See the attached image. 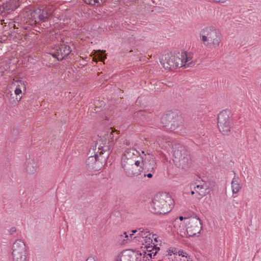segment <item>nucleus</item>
<instances>
[{"instance_id":"20","label":"nucleus","mask_w":261,"mask_h":261,"mask_svg":"<svg viewBox=\"0 0 261 261\" xmlns=\"http://www.w3.org/2000/svg\"><path fill=\"white\" fill-rule=\"evenodd\" d=\"M188 220L186 217L180 216L178 218H176L174 221V226L177 229V233H179L181 236H183L186 234V232L184 228V225L182 224L181 221L184 220Z\"/></svg>"},{"instance_id":"10","label":"nucleus","mask_w":261,"mask_h":261,"mask_svg":"<svg viewBox=\"0 0 261 261\" xmlns=\"http://www.w3.org/2000/svg\"><path fill=\"white\" fill-rule=\"evenodd\" d=\"M187 226L186 228V234L182 233V237H193L199 233L201 229V221L199 218H191L189 219L186 222Z\"/></svg>"},{"instance_id":"7","label":"nucleus","mask_w":261,"mask_h":261,"mask_svg":"<svg viewBox=\"0 0 261 261\" xmlns=\"http://www.w3.org/2000/svg\"><path fill=\"white\" fill-rule=\"evenodd\" d=\"M54 11L51 6H47L43 9H38L32 13V17L37 23L44 22L53 15Z\"/></svg>"},{"instance_id":"15","label":"nucleus","mask_w":261,"mask_h":261,"mask_svg":"<svg viewBox=\"0 0 261 261\" xmlns=\"http://www.w3.org/2000/svg\"><path fill=\"white\" fill-rule=\"evenodd\" d=\"M208 186L203 181H198L191 184V188L193 189L201 197L205 196L208 192Z\"/></svg>"},{"instance_id":"13","label":"nucleus","mask_w":261,"mask_h":261,"mask_svg":"<svg viewBox=\"0 0 261 261\" xmlns=\"http://www.w3.org/2000/svg\"><path fill=\"white\" fill-rule=\"evenodd\" d=\"M160 250L159 247L153 246H148L147 249L142 250V251H138V255H140L138 261H148L153 258L158 251Z\"/></svg>"},{"instance_id":"22","label":"nucleus","mask_w":261,"mask_h":261,"mask_svg":"<svg viewBox=\"0 0 261 261\" xmlns=\"http://www.w3.org/2000/svg\"><path fill=\"white\" fill-rule=\"evenodd\" d=\"M132 232L133 233V234L136 233L134 238H137L139 242H141L146 237L151 236L149 231L142 228H139L138 230H133L132 231Z\"/></svg>"},{"instance_id":"38","label":"nucleus","mask_w":261,"mask_h":261,"mask_svg":"<svg viewBox=\"0 0 261 261\" xmlns=\"http://www.w3.org/2000/svg\"><path fill=\"white\" fill-rule=\"evenodd\" d=\"M104 138H105V140H106V139H107V138H108L107 137V138H106V136H104Z\"/></svg>"},{"instance_id":"17","label":"nucleus","mask_w":261,"mask_h":261,"mask_svg":"<svg viewBox=\"0 0 261 261\" xmlns=\"http://www.w3.org/2000/svg\"><path fill=\"white\" fill-rule=\"evenodd\" d=\"M173 118H171L170 130H174L181 125L183 122V119L181 114L177 112H171Z\"/></svg>"},{"instance_id":"16","label":"nucleus","mask_w":261,"mask_h":261,"mask_svg":"<svg viewBox=\"0 0 261 261\" xmlns=\"http://www.w3.org/2000/svg\"><path fill=\"white\" fill-rule=\"evenodd\" d=\"M140 256V255H138V251L126 250L122 252L120 261H138Z\"/></svg>"},{"instance_id":"21","label":"nucleus","mask_w":261,"mask_h":261,"mask_svg":"<svg viewBox=\"0 0 261 261\" xmlns=\"http://www.w3.org/2000/svg\"><path fill=\"white\" fill-rule=\"evenodd\" d=\"M141 152L142 154H143V156L145 157L146 154L145 153L144 151L141 150ZM144 165H143V166H144L145 169H147V171L154 172L155 169L156 168V164L155 160L153 158H151L149 160L148 165H147V164L146 162V158H144Z\"/></svg>"},{"instance_id":"34","label":"nucleus","mask_w":261,"mask_h":261,"mask_svg":"<svg viewBox=\"0 0 261 261\" xmlns=\"http://www.w3.org/2000/svg\"><path fill=\"white\" fill-rule=\"evenodd\" d=\"M152 172H150V173H148V174H144V177H146L147 176V177L148 178H151L152 177Z\"/></svg>"},{"instance_id":"3","label":"nucleus","mask_w":261,"mask_h":261,"mask_svg":"<svg viewBox=\"0 0 261 261\" xmlns=\"http://www.w3.org/2000/svg\"><path fill=\"white\" fill-rule=\"evenodd\" d=\"M200 37L203 44L208 47L216 48L221 41L220 34L213 27H207L200 32Z\"/></svg>"},{"instance_id":"19","label":"nucleus","mask_w":261,"mask_h":261,"mask_svg":"<svg viewBox=\"0 0 261 261\" xmlns=\"http://www.w3.org/2000/svg\"><path fill=\"white\" fill-rule=\"evenodd\" d=\"M241 180L238 176L234 173V177H233L231 182V187L232 192L233 194L238 193L242 189Z\"/></svg>"},{"instance_id":"12","label":"nucleus","mask_w":261,"mask_h":261,"mask_svg":"<svg viewBox=\"0 0 261 261\" xmlns=\"http://www.w3.org/2000/svg\"><path fill=\"white\" fill-rule=\"evenodd\" d=\"M71 51V50L69 45L62 44L57 46L50 53V54L58 61H62L65 57L69 55Z\"/></svg>"},{"instance_id":"2","label":"nucleus","mask_w":261,"mask_h":261,"mask_svg":"<svg viewBox=\"0 0 261 261\" xmlns=\"http://www.w3.org/2000/svg\"><path fill=\"white\" fill-rule=\"evenodd\" d=\"M173 161L177 167L183 170L188 169L191 163L187 150L179 144H175L173 148Z\"/></svg>"},{"instance_id":"18","label":"nucleus","mask_w":261,"mask_h":261,"mask_svg":"<svg viewBox=\"0 0 261 261\" xmlns=\"http://www.w3.org/2000/svg\"><path fill=\"white\" fill-rule=\"evenodd\" d=\"M39 167L38 162L34 159H28L25 162L26 171L30 174L36 172Z\"/></svg>"},{"instance_id":"35","label":"nucleus","mask_w":261,"mask_h":261,"mask_svg":"<svg viewBox=\"0 0 261 261\" xmlns=\"http://www.w3.org/2000/svg\"><path fill=\"white\" fill-rule=\"evenodd\" d=\"M195 191L194 189H193V190H192V191H191V194H192V195H194V193H195Z\"/></svg>"},{"instance_id":"39","label":"nucleus","mask_w":261,"mask_h":261,"mask_svg":"<svg viewBox=\"0 0 261 261\" xmlns=\"http://www.w3.org/2000/svg\"><path fill=\"white\" fill-rule=\"evenodd\" d=\"M104 138H105V140H106V139H107V138H108L107 137V138H106V136H104Z\"/></svg>"},{"instance_id":"14","label":"nucleus","mask_w":261,"mask_h":261,"mask_svg":"<svg viewBox=\"0 0 261 261\" xmlns=\"http://www.w3.org/2000/svg\"><path fill=\"white\" fill-rule=\"evenodd\" d=\"M176 61L173 55L170 54L165 55L160 59V62L164 68L171 70L177 68Z\"/></svg>"},{"instance_id":"8","label":"nucleus","mask_w":261,"mask_h":261,"mask_svg":"<svg viewBox=\"0 0 261 261\" xmlns=\"http://www.w3.org/2000/svg\"><path fill=\"white\" fill-rule=\"evenodd\" d=\"M12 255L14 261H25L26 260L25 246L21 240H16L12 246Z\"/></svg>"},{"instance_id":"4","label":"nucleus","mask_w":261,"mask_h":261,"mask_svg":"<svg viewBox=\"0 0 261 261\" xmlns=\"http://www.w3.org/2000/svg\"><path fill=\"white\" fill-rule=\"evenodd\" d=\"M141 161H136L134 163H121V166L124 174L129 178H134L140 175L143 169L144 156L140 158Z\"/></svg>"},{"instance_id":"32","label":"nucleus","mask_w":261,"mask_h":261,"mask_svg":"<svg viewBox=\"0 0 261 261\" xmlns=\"http://www.w3.org/2000/svg\"><path fill=\"white\" fill-rule=\"evenodd\" d=\"M14 92H15V94L16 95H19L21 93L22 91H21V90L20 88H17L15 90Z\"/></svg>"},{"instance_id":"28","label":"nucleus","mask_w":261,"mask_h":261,"mask_svg":"<svg viewBox=\"0 0 261 261\" xmlns=\"http://www.w3.org/2000/svg\"><path fill=\"white\" fill-rule=\"evenodd\" d=\"M177 255V251L175 248H172V249H169L168 251V255L171 256L172 254Z\"/></svg>"},{"instance_id":"24","label":"nucleus","mask_w":261,"mask_h":261,"mask_svg":"<svg viewBox=\"0 0 261 261\" xmlns=\"http://www.w3.org/2000/svg\"><path fill=\"white\" fill-rule=\"evenodd\" d=\"M133 235V232L128 235L126 232H124L123 234L118 236L117 241L121 245L125 244L130 240Z\"/></svg>"},{"instance_id":"6","label":"nucleus","mask_w":261,"mask_h":261,"mask_svg":"<svg viewBox=\"0 0 261 261\" xmlns=\"http://www.w3.org/2000/svg\"><path fill=\"white\" fill-rule=\"evenodd\" d=\"M101 141V140H97L96 141L95 145V149L93 148V150H94V155H90L86 161L87 165L94 170H97V168L95 165L97 164L99 154L101 155L103 153V152H106L109 150V146H101L100 143Z\"/></svg>"},{"instance_id":"9","label":"nucleus","mask_w":261,"mask_h":261,"mask_svg":"<svg viewBox=\"0 0 261 261\" xmlns=\"http://www.w3.org/2000/svg\"><path fill=\"white\" fill-rule=\"evenodd\" d=\"M177 68L192 67L194 63L192 61V55L185 51L177 52L173 55Z\"/></svg>"},{"instance_id":"23","label":"nucleus","mask_w":261,"mask_h":261,"mask_svg":"<svg viewBox=\"0 0 261 261\" xmlns=\"http://www.w3.org/2000/svg\"><path fill=\"white\" fill-rule=\"evenodd\" d=\"M173 115H171V112L163 116L161 119V126L167 127V129H170L171 118H173Z\"/></svg>"},{"instance_id":"36","label":"nucleus","mask_w":261,"mask_h":261,"mask_svg":"<svg viewBox=\"0 0 261 261\" xmlns=\"http://www.w3.org/2000/svg\"><path fill=\"white\" fill-rule=\"evenodd\" d=\"M178 256H179L180 255H182L181 253H180V251H178Z\"/></svg>"},{"instance_id":"29","label":"nucleus","mask_w":261,"mask_h":261,"mask_svg":"<svg viewBox=\"0 0 261 261\" xmlns=\"http://www.w3.org/2000/svg\"><path fill=\"white\" fill-rule=\"evenodd\" d=\"M106 57L102 53H100V54L98 56V59L100 61H103Z\"/></svg>"},{"instance_id":"5","label":"nucleus","mask_w":261,"mask_h":261,"mask_svg":"<svg viewBox=\"0 0 261 261\" xmlns=\"http://www.w3.org/2000/svg\"><path fill=\"white\" fill-rule=\"evenodd\" d=\"M229 111L223 110L218 115V125L219 130L224 135H228L232 127V120Z\"/></svg>"},{"instance_id":"31","label":"nucleus","mask_w":261,"mask_h":261,"mask_svg":"<svg viewBox=\"0 0 261 261\" xmlns=\"http://www.w3.org/2000/svg\"><path fill=\"white\" fill-rule=\"evenodd\" d=\"M16 229L15 227H13L9 230V232L11 234H13L14 232H16Z\"/></svg>"},{"instance_id":"37","label":"nucleus","mask_w":261,"mask_h":261,"mask_svg":"<svg viewBox=\"0 0 261 261\" xmlns=\"http://www.w3.org/2000/svg\"><path fill=\"white\" fill-rule=\"evenodd\" d=\"M186 259V258H184L183 260L182 261H186V260H185Z\"/></svg>"},{"instance_id":"30","label":"nucleus","mask_w":261,"mask_h":261,"mask_svg":"<svg viewBox=\"0 0 261 261\" xmlns=\"http://www.w3.org/2000/svg\"><path fill=\"white\" fill-rule=\"evenodd\" d=\"M153 242L155 244L158 245V238L156 234H153Z\"/></svg>"},{"instance_id":"26","label":"nucleus","mask_w":261,"mask_h":261,"mask_svg":"<svg viewBox=\"0 0 261 261\" xmlns=\"http://www.w3.org/2000/svg\"><path fill=\"white\" fill-rule=\"evenodd\" d=\"M109 131H110V132L107 134V138H108V139H109L108 141L105 140V143H103V141L102 140L101 138L98 140H101V141L100 142L101 146L107 145L106 143H107V142H108V144H110V145H108L109 147L110 145H111L113 144V139L114 138V135L113 134V133L114 132V131L113 130V129L111 128L110 129Z\"/></svg>"},{"instance_id":"1","label":"nucleus","mask_w":261,"mask_h":261,"mask_svg":"<svg viewBox=\"0 0 261 261\" xmlns=\"http://www.w3.org/2000/svg\"><path fill=\"white\" fill-rule=\"evenodd\" d=\"M173 206V200L166 192L157 193L151 204V211L154 214H166L170 212Z\"/></svg>"},{"instance_id":"33","label":"nucleus","mask_w":261,"mask_h":261,"mask_svg":"<svg viewBox=\"0 0 261 261\" xmlns=\"http://www.w3.org/2000/svg\"><path fill=\"white\" fill-rule=\"evenodd\" d=\"M86 261H96L95 258L93 256H89Z\"/></svg>"},{"instance_id":"11","label":"nucleus","mask_w":261,"mask_h":261,"mask_svg":"<svg viewBox=\"0 0 261 261\" xmlns=\"http://www.w3.org/2000/svg\"><path fill=\"white\" fill-rule=\"evenodd\" d=\"M140 150L141 151L142 150L139 148L126 149L122 155L121 163H134L136 162V161H141V159H137L139 156H142L140 153Z\"/></svg>"},{"instance_id":"27","label":"nucleus","mask_w":261,"mask_h":261,"mask_svg":"<svg viewBox=\"0 0 261 261\" xmlns=\"http://www.w3.org/2000/svg\"><path fill=\"white\" fill-rule=\"evenodd\" d=\"M85 2L89 5L99 6L103 4L105 0H85Z\"/></svg>"},{"instance_id":"40","label":"nucleus","mask_w":261,"mask_h":261,"mask_svg":"<svg viewBox=\"0 0 261 261\" xmlns=\"http://www.w3.org/2000/svg\"><path fill=\"white\" fill-rule=\"evenodd\" d=\"M182 257H185V255H182Z\"/></svg>"},{"instance_id":"25","label":"nucleus","mask_w":261,"mask_h":261,"mask_svg":"<svg viewBox=\"0 0 261 261\" xmlns=\"http://www.w3.org/2000/svg\"><path fill=\"white\" fill-rule=\"evenodd\" d=\"M151 236L146 237L144 239L142 240L141 242L143 245H144V249H147L148 246H153L155 247H158L157 246V244H155L153 242V234L150 233Z\"/></svg>"}]
</instances>
